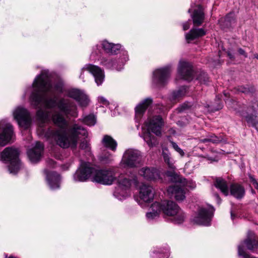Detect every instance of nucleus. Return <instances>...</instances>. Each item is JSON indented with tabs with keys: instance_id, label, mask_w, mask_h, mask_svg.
<instances>
[{
	"instance_id": "obj_16",
	"label": "nucleus",
	"mask_w": 258,
	"mask_h": 258,
	"mask_svg": "<svg viewBox=\"0 0 258 258\" xmlns=\"http://www.w3.org/2000/svg\"><path fill=\"white\" fill-rule=\"evenodd\" d=\"M239 245H242V247L246 248L252 252H254L258 249V240L252 231H248L246 238L241 242Z\"/></svg>"
},
{
	"instance_id": "obj_3",
	"label": "nucleus",
	"mask_w": 258,
	"mask_h": 258,
	"mask_svg": "<svg viewBox=\"0 0 258 258\" xmlns=\"http://www.w3.org/2000/svg\"><path fill=\"white\" fill-rule=\"evenodd\" d=\"M147 131L144 133L143 139L149 147L155 146L158 144L156 137L152 135L151 132L157 136L161 135V128L164 125L163 119L160 115H156L149 118L145 122Z\"/></svg>"
},
{
	"instance_id": "obj_25",
	"label": "nucleus",
	"mask_w": 258,
	"mask_h": 258,
	"mask_svg": "<svg viewBox=\"0 0 258 258\" xmlns=\"http://www.w3.org/2000/svg\"><path fill=\"white\" fill-rule=\"evenodd\" d=\"M230 194L236 199H241L245 194L244 187L238 184H232L230 186Z\"/></svg>"
},
{
	"instance_id": "obj_12",
	"label": "nucleus",
	"mask_w": 258,
	"mask_h": 258,
	"mask_svg": "<svg viewBox=\"0 0 258 258\" xmlns=\"http://www.w3.org/2000/svg\"><path fill=\"white\" fill-rule=\"evenodd\" d=\"M258 113V102L255 101L247 108L246 112L242 111L241 115L244 117L247 123L252 125H255L257 122L256 114Z\"/></svg>"
},
{
	"instance_id": "obj_2",
	"label": "nucleus",
	"mask_w": 258,
	"mask_h": 258,
	"mask_svg": "<svg viewBox=\"0 0 258 258\" xmlns=\"http://www.w3.org/2000/svg\"><path fill=\"white\" fill-rule=\"evenodd\" d=\"M91 176L93 177V181L106 185L111 184L116 178L112 169L97 170L90 163L81 162L73 178L75 181L84 182Z\"/></svg>"
},
{
	"instance_id": "obj_31",
	"label": "nucleus",
	"mask_w": 258,
	"mask_h": 258,
	"mask_svg": "<svg viewBox=\"0 0 258 258\" xmlns=\"http://www.w3.org/2000/svg\"><path fill=\"white\" fill-rule=\"evenodd\" d=\"M166 175L167 176L171 178V180L173 182H183L184 183L185 181V178H181L175 172V169H171V170L167 171L166 172Z\"/></svg>"
},
{
	"instance_id": "obj_48",
	"label": "nucleus",
	"mask_w": 258,
	"mask_h": 258,
	"mask_svg": "<svg viewBox=\"0 0 258 258\" xmlns=\"http://www.w3.org/2000/svg\"><path fill=\"white\" fill-rule=\"evenodd\" d=\"M238 52L240 55L243 56L245 58L247 57V55L245 51L242 48H239L238 49Z\"/></svg>"
},
{
	"instance_id": "obj_24",
	"label": "nucleus",
	"mask_w": 258,
	"mask_h": 258,
	"mask_svg": "<svg viewBox=\"0 0 258 258\" xmlns=\"http://www.w3.org/2000/svg\"><path fill=\"white\" fill-rule=\"evenodd\" d=\"M151 211L146 214V217L149 221H151L159 217L161 211L160 203L158 202L154 203L151 207Z\"/></svg>"
},
{
	"instance_id": "obj_30",
	"label": "nucleus",
	"mask_w": 258,
	"mask_h": 258,
	"mask_svg": "<svg viewBox=\"0 0 258 258\" xmlns=\"http://www.w3.org/2000/svg\"><path fill=\"white\" fill-rule=\"evenodd\" d=\"M214 184L225 196L228 195L229 190L228 185L226 181L224 179L220 177L216 178Z\"/></svg>"
},
{
	"instance_id": "obj_56",
	"label": "nucleus",
	"mask_w": 258,
	"mask_h": 258,
	"mask_svg": "<svg viewBox=\"0 0 258 258\" xmlns=\"http://www.w3.org/2000/svg\"><path fill=\"white\" fill-rule=\"evenodd\" d=\"M254 57L258 59V54H254Z\"/></svg>"
},
{
	"instance_id": "obj_38",
	"label": "nucleus",
	"mask_w": 258,
	"mask_h": 258,
	"mask_svg": "<svg viewBox=\"0 0 258 258\" xmlns=\"http://www.w3.org/2000/svg\"><path fill=\"white\" fill-rule=\"evenodd\" d=\"M121 46L120 44L112 43V46L111 47L109 54L115 55L120 50H121L122 52L123 50H121Z\"/></svg>"
},
{
	"instance_id": "obj_50",
	"label": "nucleus",
	"mask_w": 258,
	"mask_h": 258,
	"mask_svg": "<svg viewBox=\"0 0 258 258\" xmlns=\"http://www.w3.org/2000/svg\"><path fill=\"white\" fill-rule=\"evenodd\" d=\"M8 123H7L6 121L2 120L0 121V131H2L3 128L5 127L6 125Z\"/></svg>"
},
{
	"instance_id": "obj_10",
	"label": "nucleus",
	"mask_w": 258,
	"mask_h": 258,
	"mask_svg": "<svg viewBox=\"0 0 258 258\" xmlns=\"http://www.w3.org/2000/svg\"><path fill=\"white\" fill-rule=\"evenodd\" d=\"M87 71L94 76L96 83L98 86L101 85L104 80V73L103 70L97 66L88 64L82 69L80 78L82 77L83 72Z\"/></svg>"
},
{
	"instance_id": "obj_7",
	"label": "nucleus",
	"mask_w": 258,
	"mask_h": 258,
	"mask_svg": "<svg viewBox=\"0 0 258 258\" xmlns=\"http://www.w3.org/2000/svg\"><path fill=\"white\" fill-rule=\"evenodd\" d=\"M170 72V66H166L154 71L152 77L153 85L157 88L164 86L167 83Z\"/></svg>"
},
{
	"instance_id": "obj_53",
	"label": "nucleus",
	"mask_w": 258,
	"mask_h": 258,
	"mask_svg": "<svg viewBox=\"0 0 258 258\" xmlns=\"http://www.w3.org/2000/svg\"><path fill=\"white\" fill-rule=\"evenodd\" d=\"M54 163H55V162L53 160H49V164L53 165L54 164Z\"/></svg>"
},
{
	"instance_id": "obj_20",
	"label": "nucleus",
	"mask_w": 258,
	"mask_h": 258,
	"mask_svg": "<svg viewBox=\"0 0 258 258\" xmlns=\"http://www.w3.org/2000/svg\"><path fill=\"white\" fill-rule=\"evenodd\" d=\"M117 182L119 186L124 189H128L132 183L136 185L138 184L136 176L133 175L129 177L127 174H120L118 177Z\"/></svg>"
},
{
	"instance_id": "obj_46",
	"label": "nucleus",
	"mask_w": 258,
	"mask_h": 258,
	"mask_svg": "<svg viewBox=\"0 0 258 258\" xmlns=\"http://www.w3.org/2000/svg\"><path fill=\"white\" fill-rule=\"evenodd\" d=\"M189 106L186 104H182L180 107L177 108L179 112H181L184 111L186 109L188 108Z\"/></svg>"
},
{
	"instance_id": "obj_29",
	"label": "nucleus",
	"mask_w": 258,
	"mask_h": 258,
	"mask_svg": "<svg viewBox=\"0 0 258 258\" xmlns=\"http://www.w3.org/2000/svg\"><path fill=\"white\" fill-rule=\"evenodd\" d=\"M102 143L103 146L108 148L111 151L115 152L117 147V142L110 136H104L102 140Z\"/></svg>"
},
{
	"instance_id": "obj_43",
	"label": "nucleus",
	"mask_w": 258,
	"mask_h": 258,
	"mask_svg": "<svg viewBox=\"0 0 258 258\" xmlns=\"http://www.w3.org/2000/svg\"><path fill=\"white\" fill-rule=\"evenodd\" d=\"M165 163L169 169H175V166H174L175 161L171 157Z\"/></svg>"
},
{
	"instance_id": "obj_11",
	"label": "nucleus",
	"mask_w": 258,
	"mask_h": 258,
	"mask_svg": "<svg viewBox=\"0 0 258 258\" xmlns=\"http://www.w3.org/2000/svg\"><path fill=\"white\" fill-rule=\"evenodd\" d=\"M176 183L175 184L170 186L167 189L168 195L171 198H174L176 201H182L185 199V190L183 187L185 185V181L184 183Z\"/></svg>"
},
{
	"instance_id": "obj_42",
	"label": "nucleus",
	"mask_w": 258,
	"mask_h": 258,
	"mask_svg": "<svg viewBox=\"0 0 258 258\" xmlns=\"http://www.w3.org/2000/svg\"><path fill=\"white\" fill-rule=\"evenodd\" d=\"M79 147L86 151H88L90 149L89 143L86 140H84L81 142Z\"/></svg>"
},
{
	"instance_id": "obj_33",
	"label": "nucleus",
	"mask_w": 258,
	"mask_h": 258,
	"mask_svg": "<svg viewBox=\"0 0 258 258\" xmlns=\"http://www.w3.org/2000/svg\"><path fill=\"white\" fill-rule=\"evenodd\" d=\"M100 63L106 69L113 70L114 67V59L111 58L102 57L100 60Z\"/></svg>"
},
{
	"instance_id": "obj_32",
	"label": "nucleus",
	"mask_w": 258,
	"mask_h": 258,
	"mask_svg": "<svg viewBox=\"0 0 258 258\" xmlns=\"http://www.w3.org/2000/svg\"><path fill=\"white\" fill-rule=\"evenodd\" d=\"M81 120L84 124L88 126L94 125L96 122V116L93 114L86 115Z\"/></svg>"
},
{
	"instance_id": "obj_45",
	"label": "nucleus",
	"mask_w": 258,
	"mask_h": 258,
	"mask_svg": "<svg viewBox=\"0 0 258 258\" xmlns=\"http://www.w3.org/2000/svg\"><path fill=\"white\" fill-rule=\"evenodd\" d=\"M112 155L111 154L108 153L107 156L106 155H102L101 156V160L105 162H108L111 160Z\"/></svg>"
},
{
	"instance_id": "obj_8",
	"label": "nucleus",
	"mask_w": 258,
	"mask_h": 258,
	"mask_svg": "<svg viewBox=\"0 0 258 258\" xmlns=\"http://www.w3.org/2000/svg\"><path fill=\"white\" fill-rule=\"evenodd\" d=\"M214 211V209L213 207L200 208L197 216L193 219L194 222L201 225H210Z\"/></svg>"
},
{
	"instance_id": "obj_13",
	"label": "nucleus",
	"mask_w": 258,
	"mask_h": 258,
	"mask_svg": "<svg viewBox=\"0 0 258 258\" xmlns=\"http://www.w3.org/2000/svg\"><path fill=\"white\" fill-rule=\"evenodd\" d=\"M178 73L184 80L190 81L193 79L192 66L186 61H180L178 68Z\"/></svg>"
},
{
	"instance_id": "obj_52",
	"label": "nucleus",
	"mask_w": 258,
	"mask_h": 258,
	"mask_svg": "<svg viewBox=\"0 0 258 258\" xmlns=\"http://www.w3.org/2000/svg\"><path fill=\"white\" fill-rule=\"evenodd\" d=\"M215 197L216 198V200H217L218 204H220L221 203V199L219 197V195L218 194H217L215 195Z\"/></svg>"
},
{
	"instance_id": "obj_15",
	"label": "nucleus",
	"mask_w": 258,
	"mask_h": 258,
	"mask_svg": "<svg viewBox=\"0 0 258 258\" xmlns=\"http://www.w3.org/2000/svg\"><path fill=\"white\" fill-rule=\"evenodd\" d=\"M139 174L148 181H156L160 179L159 170L154 167H143L139 171Z\"/></svg>"
},
{
	"instance_id": "obj_23",
	"label": "nucleus",
	"mask_w": 258,
	"mask_h": 258,
	"mask_svg": "<svg viewBox=\"0 0 258 258\" xmlns=\"http://www.w3.org/2000/svg\"><path fill=\"white\" fill-rule=\"evenodd\" d=\"M153 102L151 98H147L139 103L135 108L136 116L137 117H141L147 107Z\"/></svg>"
},
{
	"instance_id": "obj_47",
	"label": "nucleus",
	"mask_w": 258,
	"mask_h": 258,
	"mask_svg": "<svg viewBox=\"0 0 258 258\" xmlns=\"http://www.w3.org/2000/svg\"><path fill=\"white\" fill-rule=\"evenodd\" d=\"M238 90L244 93H248L249 92V89L244 87L241 86L238 88Z\"/></svg>"
},
{
	"instance_id": "obj_4",
	"label": "nucleus",
	"mask_w": 258,
	"mask_h": 258,
	"mask_svg": "<svg viewBox=\"0 0 258 258\" xmlns=\"http://www.w3.org/2000/svg\"><path fill=\"white\" fill-rule=\"evenodd\" d=\"M19 155L18 149L14 147L6 148L0 153V160L9 163L8 169L11 174H16L22 167Z\"/></svg>"
},
{
	"instance_id": "obj_28",
	"label": "nucleus",
	"mask_w": 258,
	"mask_h": 258,
	"mask_svg": "<svg viewBox=\"0 0 258 258\" xmlns=\"http://www.w3.org/2000/svg\"><path fill=\"white\" fill-rule=\"evenodd\" d=\"M186 87L182 86L178 90L173 91L170 96V100L173 103L179 101L186 94Z\"/></svg>"
},
{
	"instance_id": "obj_58",
	"label": "nucleus",
	"mask_w": 258,
	"mask_h": 258,
	"mask_svg": "<svg viewBox=\"0 0 258 258\" xmlns=\"http://www.w3.org/2000/svg\"><path fill=\"white\" fill-rule=\"evenodd\" d=\"M254 252H256V253H258V252L257 251V250L255 251Z\"/></svg>"
},
{
	"instance_id": "obj_21",
	"label": "nucleus",
	"mask_w": 258,
	"mask_h": 258,
	"mask_svg": "<svg viewBox=\"0 0 258 258\" xmlns=\"http://www.w3.org/2000/svg\"><path fill=\"white\" fill-rule=\"evenodd\" d=\"M46 175V180L48 184L51 189H55L59 188L60 177V175L54 171L48 172L45 170Z\"/></svg>"
},
{
	"instance_id": "obj_27",
	"label": "nucleus",
	"mask_w": 258,
	"mask_h": 258,
	"mask_svg": "<svg viewBox=\"0 0 258 258\" xmlns=\"http://www.w3.org/2000/svg\"><path fill=\"white\" fill-rule=\"evenodd\" d=\"M192 18L195 25L199 26L202 24L204 19V14L201 6H199L194 11Z\"/></svg>"
},
{
	"instance_id": "obj_34",
	"label": "nucleus",
	"mask_w": 258,
	"mask_h": 258,
	"mask_svg": "<svg viewBox=\"0 0 258 258\" xmlns=\"http://www.w3.org/2000/svg\"><path fill=\"white\" fill-rule=\"evenodd\" d=\"M235 22V15L233 13L228 14L225 18L224 25L226 27H230Z\"/></svg>"
},
{
	"instance_id": "obj_35",
	"label": "nucleus",
	"mask_w": 258,
	"mask_h": 258,
	"mask_svg": "<svg viewBox=\"0 0 258 258\" xmlns=\"http://www.w3.org/2000/svg\"><path fill=\"white\" fill-rule=\"evenodd\" d=\"M165 251L162 250L160 251H154V255H152L153 258H167L169 256V250L168 248L165 249Z\"/></svg>"
},
{
	"instance_id": "obj_51",
	"label": "nucleus",
	"mask_w": 258,
	"mask_h": 258,
	"mask_svg": "<svg viewBox=\"0 0 258 258\" xmlns=\"http://www.w3.org/2000/svg\"><path fill=\"white\" fill-rule=\"evenodd\" d=\"M200 142L201 143H205L206 142H210V141H209V136H208L207 138H204V139H201L200 140Z\"/></svg>"
},
{
	"instance_id": "obj_26",
	"label": "nucleus",
	"mask_w": 258,
	"mask_h": 258,
	"mask_svg": "<svg viewBox=\"0 0 258 258\" xmlns=\"http://www.w3.org/2000/svg\"><path fill=\"white\" fill-rule=\"evenodd\" d=\"M128 56L126 51H123L122 56L118 58H114V67L113 70L120 71L123 69L125 63L128 60Z\"/></svg>"
},
{
	"instance_id": "obj_39",
	"label": "nucleus",
	"mask_w": 258,
	"mask_h": 258,
	"mask_svg": "<svg viewBox=\"0 0 258 258\" xmlns=\"http://www.w3.org/2000/svg\"><path fill=\"white\" fill-rule=\"evenodd\" d=\"M101 46L106 53H109L112 46V43H110L106 40H103L101 42Z\"/></svg>"
},
{
	"instance_id": "obj_6",
	"label": "nucleus",
	"mask_w": 258,
	"mask_h": 258,
	"mask_svg": "<svg viewBox=\"0 0 258 258\" xmlns=\"http://www.w3.org/2000/svg\"><path fill=\"white\" fill-rule=\"evenodd\" d=\"M142 159V156L140 151L128 149L124 152L121 162L126 167L135 168L141 165Z\"/></svg>"
},
{
	"instance_id": "obj_18",
	"label": "nucleus",
	"mask_w": 258,
	"mask_h": 258,
	"mask_svg": "<svg viewBox=\"0 0 258 258\" xmlns=\"http://www.w3.org/2000/svg\"><path fill=\"white\" fill-rule=\"evenodd\" d=\"M154 196V190L153 187L149 185L143 184L140 188L139 197L141 200L150 203L153 201Z\"/></svg>"
},
{
	"instance_id": "obj_49",
	"label": "nucleus",
	"mask_w": 258,
	"mask_h": 258,
	"mask_svg": "<svg viewBox=\"0 0 258 258\" xmlns=\"http://www.w3.org/2000/svg\"><path fill=\"white\" fill-rule=\"evenodd\" d=\"M183 30L185 31L188 29L190 27V24L188 22H186L183 24Z\"/></svg>"
},
{
	"instance_id": "obj_57",
	"label": "nucleus",
	"mask_w": 258,
	"mask_h": 258,
	"mask_svg": "<svg viewBox=\"0 0 258 258\" xmlns=\"http://www.w3.org/2000/svg\"><path fill=\"white\" fill-rule=\"evenodd\" d=\"M254 191L252 189V193H254Z\"/></svg>"
},
{
	"instance_id": "obj_14",
	"label": "nucleus",
	"mask_w": 258,
	"mask_h": 258,
	"mask_svg": "<svg viewBox=\"0 0 258 258\" xmlns=\"http://www.w3.org/2000/svg\"><path fill=\"white\" fill-rule=\"evenodd\" d=\"M69 97L75 99L81 107H86L89 102L87 96L84 92L77 89H72L68 91Z\"/></svg>"
},
{
	"instance_id": "obj_17",
	"label": "nucleus",
	"mask_w": 258,
	"mask_h": 258,
	"mask_svg": "<svg viewBox=\"0 0 258 258\" xmlns=\"http://www.w3.org/2000/svg\"><path fill=\"white\" fill-rule=\"evenodd\" d=\"M13 135L12 125L8 123L0 133V146L4 147L10 143Z\"/></svg>"
},
{
	"instance_id": "obj_54",
	"label": "nucleus",
	"mask_w": 258,
	"mask_h": 258,
	"mask_svg": "<svg viewBox=\"0 0 258 258\" xmlns=\"http://www.w3.org/2000/svg\"><path fill=\"white\" fill-rule=\"evenodd\" d=\"M228 55L229 57V58H231V59L233 58V55L231 53H230V52L228 53Z\"/></svg>"
},
{
	"instance_id": "obj_41",
	"label": "nucleus",
	"mask_w": 258,
	"mask_h": 258,
	"mask_svg": "<svg viewBox=\"0 0 258 258\" xmlns=\"http://www.w3.org/2000/svg\"><path fill=\"white\" fill-rule=\"evenodd\" d=\"M170 143L171 144V145H172V147H173V148L177 152H178L180 155L182 157L184 155V152L181 148H180L178 147V146L176 144V143H175V142H174L173 141H171Z\"/></svg>"
},
{
	"instance_id": "obj_36",
	"label": "nucleus",
	"mask_w": 258,
	"mask_h": 258,
	"mask_svg": "<svg viewBox=\"0 0 258 258\" xmlns=\"http://www.w3.org/2000/svg\"><path fill=\"white\" fill-rule=\"evenodd\" d=\"M209 141L210 142L215 144L225 141L224 139L221 136H217L215 135L209 136Z\"/></svg>"
},
{
	"instance_id": "obj_9",
	"label": "nucleus",
	"mask_w": 258,
	"mask_h": 258,
	"mask_svg": "<svg viewBox=\"0 0 258 258\" xmlns=\"http://www.w3.org/2000/svg\"><path fill=\"white\" fill-rule=\"evenodd\" d=\"M13 115L20 126L28 128L30 126L32 119L30 113L26 109L18 107L14 110Z\"/></svg>"
},
{
	"instance_id": "obj_40",
	"label": "nucleus",
	"mask_w": 258,
	"mask_h": 258,
	"mask_svg": "<svg viewBox=\"0 0 258 258\" xmlns=\"http://www.w3.org/2000/svg\"><path fill=\"white\" fill-rule=\"evenodd\" d=\"M162 155L163 156L164 162L169 159L171 157V154L169 150L166 148H163L162 150Z\"/></svg>"
},
{
	"instance_id": "obj_22",
	"label": "nucleus",
	"mask_w": 258,
	"mask_h": 258,
	"mask_svg": "<svg viewBox=\"0 0 258 258\" xmlns=\"http://www.w3.org/2000/svg\"><path fill=\"white\" fill-rule=\"evenodd\" d=\"M206 31L203 28H192L188 33L185 34V39L188 43L195 39L206 35Z\"/></svg>"
},
{
	"instance_id": "obj_5",
	"label": "nucleus",
	"mask_w": 258,
	"mask_h": 258,
	"mask_svg": "<svg viewBox=\"0 0 258 258\" xmlns=\"http://www.w3.org/2000/svg\"><path fill=\"white\" fill-rule=\"evenodd\" d=\"M160 210L164 214L170 217L171 220L176 224L182 223L185 218V215L179 207L174 202L164 201L160 203Z\"/></svg>"
},
{
	"instance_id": "obj_19",
	"label": "nucleus",
	"mask_w": 258,
	"mask_h": 258,
	"mask_svg": "<svg viewBox=\"0 0 258 258\" xmlns=\"http://www.w3.org/2000/svg\"><path fill=\"white\" fill-rule=\"evenodd\" d=\"M43 151V144L39 142H37L35 147L27 152L28 157L31 162L34 163L38 161L40 159Z\"/></svg>"
},
{
	"instance_id": "obj_44",
	"label": "nucleus",
	"mask_w": 258,
	"mask_h": 258,
	"mask_svg": "<svg viewBox=\"0 0 258 258\" xmlns=\"http://www.w3.org/2000/svg\"><path fill=\"white\" fill-rule=\"evenodd\" d=\"M98 100L100 103H101L106 106H107L109 105L108 101L103 97H102V96L99 97Z\"/></svg>"
},
{
	"instance_id": "obj_59",
	"label": "nucleus",
	"mask_w": 258,
	"mask_h": 258,
	"mask_svg": "<svg viewBox=\"0 0 258 258\" xmlns=\"http://www.w3.org/2000/svg\"><path fill=\"white\" fill-rule=\"evenodd\" d=\"M254 252H256V253H258V252L257 251V250L255 251Z\"/></svg>"
},
{
	"instance_id": "obj_37",
	"label": "nucleus",
	"mask_w": 258,
	"mask_h": 258,
	"mask_svg": "<svg viewBox=\"0 0 258 258\" xmlns=\"http://www.w3.org/2000/svg\"><path fill=\"white\" fill-rule=\"evenodd\" d=\"M197 80H198L201 83L206 84L209 81V77L206 73L202 72L198 75Z\"/></svg>"
},
{
	"instance_id": "obj_55",
	"label": "nucleus",
	"mask_w": 258,
	"mask_h": 258,
	"mask_svg": "<svg viewBox=\"0 0 258 258\" xmlns=\"http://www.w3.org/2000/svg\"><path fill=\"white\" fill-rule=\"evenodd\" d=\"M235 215L232 213V211H231V217L232 220H233L234 217H235Z\"/></svg>"
},
{
	"instance_id": "obj_1",
	"label": "nucleus",
	"mask_w": 258,
	"mask_h": 258,
	"mask_svg": "<svg viewBox=\"0 0 258 258\" xmlns=\"http://www.w3.org/2000/svg\"><path fill=\"white\" fill-rule=\"evenodd\" d=\"M32 87L34 89L30 101L33 107L38 108L36 116L40 122L41 133L61 148L76 149L79 136H88L87 130L81 125L74 123L68 126L65 116L77 117V105L70 99L63 98L56 101L55 92L60 91L61 89L57 85L53 86L47 71H42L37 76Z\"/></svg>"
}]
</instances>
